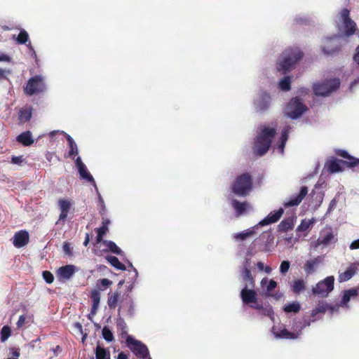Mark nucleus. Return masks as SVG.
Masks as SVG:
<instances>
[{
  "mask_svg": "<svg viewBox=\"0 0 359 359\" xmlns=\"http://www.w3.org/2000/svg\"><path fill=\"white\" fill-rule=\"evenodd\" d=\"M339 30L338 35L324 38L320 44L323 53L325 55H332L338 52L343 36H348L354 34L355 23L349 18V11L343 9L339 14L337 21Z\"/></svg>",
  "mask_w": 359,
  "mask_h": 359,
  "instance_id": "nucleus-1",
  "label": "nucleus"
},
{
  "mask_svg": "<svg viewBox=\"0 0 359 359\" xmlns=\"http://www.w3.org/2000/svg\"><path fill=\"white\" fill-rule=\"evenodd\" d=\"M303 54L297 48H288L283 51L276 62V69L283 74L291 71L302 59Z\"/></svg>",
  "mask_w": 359,
  "mask_h": 359,
  "instance_id": "nucleus-2",
  "label": "nucleus"
},
{
  "mask_svg": "<svg viewBox=\"0 0 359 359\" xmlns=\"http://www.w3.org/2000/svg\"><path fill=\"white\" fill-rule=\"evenodd\" d=\"M276 130L271 127H264L261 129L254 144V151L259 156H262L267 152L271 144V140L274 137Z\"/></svg>",
  "mask_w": 359,
  "mask_h": 359,
  "instance_id": "nucleus-3",
  "label": "nucleus"
},
{
  "mask_svg": "<svg viewBox=\"0 0 359 359\" xmlns=\"http://www.w3.org/2000/svg\"><path fill=\"white\" fill-rule=\"evenodd\" d=\"M306 110V106L299 98L294 97L285 105L283 114L291 119H297L302 116Z\"/></svg>",
  "mask_w": 359,
  "mask_h": 359,
  "instance_id": "nucleus-4",
  "label": "nucleus"
},
{
  "mask_svg": "<svg viewBox=\"0 0 359 359\" xmlns=\"http://www.w3.org/2000/svg\"><path fill=\"white\" fill-rule=\"evenodd\" d=\"M339 154L344 158H346L352 161L351 162L346 163L341 160H330L326 163V168L328 172L331 173L341 172L343 170V168L345 164H348V165L351 167L359 164V159L351 158L345 151H341L340 153H339Z\"/></svg>",
  "mask_w": 359,
  "mask_h": 359,
  "instance_id": "nucleus-5",
  "label": "nucleus"
},
{
  "mask_svg": "<svg viewBox=\"0 0 359 359\" xmlns=\"http://www.w3.org/2000/svg\"><path fill=\"white\" fill-rule=\"evenodd\" d=\"M234 194L240 196L247 195L252 189V181L250 177L243 174L238 177L232 186Z\"/></svg>",
  "mask_w": 359,
  "mask_h": 359,
  "instance_id": "nucleus-6",
  "label": "nucleus"
},
{
  "mask_svg": "<svg viewBox=\"0 0 359 359\" xmlns=\"http://www.w3.org/2000/svg\"><path fill=\"white\" fill-rule=\"evenodd\" d=\"M126 344L128 348L137 355L142 359H148L149 351L147 347L141 341L135 339L131 336L126 338Z\"/></svg>",
  "mask_w": 359,
  "mask_h": 359,
  "instance_id": "nucleus-7",
  "label": "nucleus"
},
{
  "mask_svg": "<svg viewBox=\"0 0 359 359\" xmlns=\"http://www.w3.org/2000/svg\"><path fill=\"white\" fill-rule=\"evenodd\" d=\"M334 276H328L323 280L320 281L313 288V292L315 294L326 297L334 288Z\"/></svg>",
  "mask_w": 359,
  "mask_h": 359,
  "instance_id": "nucleus-8",
  "label": "nucleus"
},
{
  "mask_svg": "<svg viewBox=\"0 0 359 359\" xmlns=\"http://www.w3.org/2000/svg\"><path fill=\"white\" fill-rule=\"evenodd\" d=\"M340 87V80L330 76L313 84V90H337Z\"/></svg>",
  "mask_w": 359,
  "mask_h": 359,
  "instance_id": "nucleus-9",
  "label": "nucleus"
},
{
  "mask_svg": "<svg viewBox=\"0 0 359 359\" xmlns=\"http://www.w3.org/2000/svg\"><path fill=\"white\" fill-rule=\"evenodd\" d=\"M74 202L72 199L62 198L57 201V206L60 210V215L56 224L60 222H65L67 218L68 214L73 210Z\"/></svg>",
  "mask_w": 359,
  "mask_h": 359,
  "instance_id": "nucleus-10",
  "label": "nucleus"
},
{
  "mask_svg": "<svg viewBox=\"0 0 359 359\" xmlns=\"http://www.w3.org/2000/svg\"><path fill=\"white\" fill-rule=\"evenodd\" d=\"M294 327L297 328L300 327V329L299 331H297L295 329L292 332H289L285 328H279L276 326H273L271 331L276 339H294L299 337L304 326L294 325Z\"/></svg>",
  "mask_w": 359,
  "mask_h": 359,
  "instance_id": "nucleus-11",
  "label": "nucleus"
},
{
  "mask_svg": "<svg viewBox=\"0 0 359 359\" xmlns=\"http://www.w3.org/2000/svg\"><path fill=\"white\" fill-rule=\"evenodd\" d=\"M241 299L245 304H252L251 307L256 309H261L262 306L257 304V292L251 289H248L246 285L241 292Z\"/></svg>",
  "mask_w": 359,
  "mask_h": 359,
  "instance_id": "nucleus-12",
  "label": "nucleus"
},
{
  "mask_svg": "<svg viewBox=\"0 0 359 359\" xmlns=\"http://www.w3.org/2000/svg\"><path fill=\"white\" fill-rule=\"evenodd\" d=\"M358 295V290L356 289L352 288L348 290L344 291V295L341 299V302L339 305L336 306L335 307H330L331 313H334V312L337 311L339 308L343 307L348 309V303L351 299H354Z\"/></svg>",
  "mask_w": 359,
  "mask_h": 359,
  "instance_id": "nucleus-13",
  "label": "nucleus"
},
{
  "mask_svg": "<svg viewBox=\"0 0 359 359\" xmlns=\"http://www.w3.org/2000/svg\"><path fill=\"white\" fill-rule=\"evenodd\" d=\"M75 163L78 168L80 177L83 180H86L88 182H93L95 189H97L96 184L94 180V178L90 175V173L88 171V169H87L86 165L82 162L80 156H78L75 159Z\"/></svg>",
  "mask_w": 359,
  "mask_h": 359,
  "instance_id": "nucleus-14",
  "label": "nucleus"
},
{
  "mask_svg": "<svg viewBox=\"0 0 359 359\" xmlns=\"http://www.w3.org/2000/svg\"><path fill=\"white\" fill-rule=\"evenodd\" d=\"M29 242V233L26 231H20L15 233L13 243L15 248H20Z\"/></svg>",
  "mask_w": 359,
  "mask_h": 359,
  "instance_id": "nucleus-15",
  "label": "nucleus"
},
{
  "mask_svg": "<svg viewBox=\"0 0 359 359\" xmlns=\"http://www.w3.org/2000/svg\"><path fill=\"white\" fill-rule=\"evenodd\" d=\"M335 241L334 235L330 229H325L322 231L320 237L317 241V245H328Z\"/></svg>",
  "mask_w": 359,
  "mask_h": 359,
  "instance_id": "nucleus-16",
  "label": "nucleus"
},
{
  "mask_svg": "<svg viewBox=\"0 0 359 359\" xmlns=\"http://www.w3.org/2000/svg\"><path fill=\"white\" fill-rule=\"evenodd\" d=\"M308 193V189L306 187H303L301 188L300 192L297 196H294L290 198V199L286 201L284 203L285 207L295 206L298 205L303 198L306 196Z\"/></svg>",
  "mask_w": 359,
  "mask_h": 359,
  "instance_id": "nucleus-17",
  "label": "nucleus"
},
{
  "mask_svg": "<svg viewBox=\"0 0 359 359\" xmlns=\"http://www.w3.org/2000/svg\"><path fill=\"white\" fill-rule=\"evenodd\" d=\"M45 87L44 79L41 76H36L31 78L25 90H40Z\"/></svg>",
  "mask_w": 359,
  "mask_h": 359,
  "instance_id": "nucleus-18",
  "label": "nucleus"
},
{
  "mask_svg": "<svg viewBox=\"0 0 359 359\" xmlns=\"http://www.w3.org/2000/svg\"><path fill=\"white\" fill-rule=\"evenodd\" d=\"M284 210L283 208L271 212L266 217L259 222V224L261 226L268 225L276 222L283 214Z\"/></svg>",
  "mask_w": 359,
  "mask_h": 359,
  "instance_id": "nucleus-19",
  "label": "nucleus"
},
{
  "mask_svg": "<svg viewBox=\"0 0 359 359\" xmlns=\"http://www.w3.org/2000/svg\"><path fill=\"white\" fill-rule=\"evenodd\" d=\"M75 267L73 265H66L60 267L57 270V276L60 280H65L69 279L74 273Z\"/></svg>",
  "mask_w": 359,
  "mask_h": 359,
  "instance_id": "nucleus-20",
  "label": "nucleus"
},
{
  "mask_svg": "<svg viewBox=\"0 0 359 359\" xmlns=\"http://www.w3.org/2000/svg\"><path fill=\"white\" fill-rule=\"evenodd\" d=\"M357 269L358 268L355 264L349 265L344 272L339 273V282H345L350 280L354 276Z\"/></svg>",
  "mask_w": 359,
  "mask_h": 359,
  "instance_id": "nucleus-21",
  "label": "nucleus"
},
{
  "mask_svg": "<svg viewBox=\"0 0 359 359\" xmlns=\"http://www.w3.org/2000/svg\"><path fill=\"white\" fill-rule=\"evenodd\" d=\"M288 133H289V128H284L283 130L281 137H280V143L278 144V146H275L274 149L276 151L277 153H278L280 154H283L284 152V147H285V142L287 140Z\"/></svg>",
  "mask_w": 359,
  "mask_h": 359,
  "instance_id": "nucleus-22",
  "label": "nucleus"
},
{
  "mask_svg": "<svg viewBox=\"0 0 359 359\" xmlns=\"http://www.w3.org/2000/svg\"><path fill=\"white\" fill-rule=\"evenodd\" d=\"M17 140L25 146H29L34 142L30 131H26L19 135L17 137Z\"/></svg>",
  "mask_w": 359,
  "mask_h": 359,
  "instance_id": "nucleus-23",
  "label": "nucleus"
},
{
  "mask_svg": "<svg viewBox=\"0 0 359 359\" xmlns=\"http://www.w3.org/2000/svg\"><path fill=\"white\" fill-rule=\"evenodd\" d=\"M32 117V109L30 107H25L19 111V120L20 123H25L29 121Z\"/></svg>",
  "mask_w": 359,
  "mask_h": 359,
  "instance_id": "nucleus-24",
  "label": "nucleus"
},
{
  "mask_svg": "<svg viewBox=\"0 0 359 359\" xmlns=\"http://www.w3.org/2000/svg\"><path fill=\"white\" fill-rule=\"evenodd\" d=\"M295 217H289L283 220L278 225V228L281 231H287L292 229L294 226Z\"/></svg>",
  "mask_w": 359,
  "mask_h": 359,
  "instance_id": "nucleus-25",
  "label": "nucleus"
},
{
  "mask_svg": "<svg viewBox=\"0 0 359 359\" xmlns=\"http://www.w3.org/2000/svg\"><path fill=\"white\" fill-rule=\"evenodd\" d=\"M120 297V293L115 292L108 294L107 304L110 309H114L117 306Z\"/></svg>",
  "mask_w": 359,
  "mask_h": 359,
  "instance_id": "nucleus-26",
  "label": "nucleus"
},
{
  "mask_svg": "<svg viewBox=\"0 0 359 359\" xmlns=\"http://www.w3.org/2000/svg\"><path fill=\"white\" fill-rule=\"evenodd\" d=\"M270 104V97L266 93H264L256 101V105L260 110L266 109Z\"/></svg>",
  "mask_w": 359,
  "mask_h": 359,
  "instance_id": "nucleus-27",
  "label": "nucleus"
},
{
  "mask_svg": "<svg viewBox=\"0 0 359 359\" xmlns=\"http://www.w3.org/2000/svg\"><path fill=\"white\" fill-rule=\"evenodd\" d=\"M260 283L262 287L266 288V291L268 294L277 286V283L275 280H269L267 278H262Z\"/></svg>",
  "mask_w": 359,
  "mask_h": 359,
  "instance_id": "nucleus-28",
  "label": "nucleus"
},
{
  "mask_svg": "<svg viewBox=\"0 0 359 359\" xmlns=\"http://www.w3.org/2000/svg\"><path fill=\"white\" fill-rule=\"evenodd\" d=\"M232 206L236 210L238 215H242L250 208L247 203H240L236 200L232 201Z\"/></svg>",
  "mask_w": 359,
  "mask_h": 359,
  "instance_id": "nucleus-29",
  "label": "nucleus"
},
{
  "mask_svg": "<svg viewBox=\"0 0 359 359\" xmlns=\"http://www.w3.org/2000/svg\"><path fill=\"white\" fill-rule=\"evenodd\" d=\"M316 222L315 218H311L310 219H303L300 224L297 226V231H305L309 229L310 227L313 226V224Z\"/></svg>",
  "mask_w": 359,
  "mask_h": 359,
  "instance_id": "nucleus-30",
  "label": "nucleus"
},
{
  "mask_svg": "<svg viewBox=\"0 0 359 359\" xmlns=\"http://www.w3.org/2000/svg\"><path fill=\"white\" fill-rule=\"evenodd\" d=\"M102 243L111 252L117 255H121L122 250L113 241H103Z\"/></svg>",
  "mask_w": 359,
  "mask_h": 359,
  "instance_id": "nucleus-31",
  "label": "nucleus"
},
{
  "mask_svg": "<svg viewBox=\"0 0 359 359\" xmlns=\"http://www.w3.org/2000/svg\"><path fill=\"white\" fill-rule=\"evenodd\" d=\"M65 135L69 145V156L72 157L78 154V147L73 138L67 134Z\"/></svg>",
  "mask_w": 359,
  "mask_h": 359,
  "instance_id": "nucleus-32",
  "label": "nucleus"
},
{
  "mask_svg": "<svg viewBox=\"0 0 359 359\" xmlns=\"http://www.w3.org/2000/svg\"><path fill=\"white\" fill-rule=\"evenodd\" d=\"M96 359H110V353L108 351L97 346L95 349Z\"/></svg>",
  "mask_w": 359,
  "mask_h": 359,
  "instance_id": "nucleus-33",
  "label": "nucleus"
},
{
  "mask_svg": "<svg viewBox=\"0 0 359 359\" xmlns=\"http://www.w3.org/2000/svg\"><path fill=\"white\" fill-rule=\"evenodd\" d=\"M318 262L317 259H311L308 260L304 264V269L306 274H311L314 271L316 267L317 266Z\"/></svg>",
  "mask_w": 359,
  "mask_h": 359,
  "instance_id": "nucleus-34",
  "label": "nucleus"
},
{
  "mask_svg": "<svg viewBox=\"0 0 359 359\" xmlns=\"http://www.w3.org/2000/svg\"><path fill=\"white\" fill-rule=\"evenodd\" d=\"M292 77L289 76H284L278 83V87L280 90H290L291 87Z\"/></svg>",
  "mask_w": 359,
  "mask_h": 359,
  "instance_id": "nucleus-35",
  "label": "nucleus"
},
{
  "mask_svg": "<svg viewBox=\"0 0 359 359\" xmlns=\"http://www.w3.org/2000/svg\"><path fill=\"white\" fill-rule=\"evenodd\" d=\"M242 276L244 281L249 282L252 286L254 285V278L252 276L251 271L246 265L244 266Z\"/></svg>",
  "mask_w": 359,
  "mask_h": 359,
  "instance_id": "nucleus-36",
  "label": "nucleus"
},
{
  "mask_svg": "<svg viewBox=\"0 0 359 359\" xmlns=\"http://www.w3.org/2000/svg\"><path fill=\"white\" fill-rule=\"evenodd\" d=\"M301 306L299 302H294L285 305L283 308L286 313H297L300 310Z\"/></svg>",
  "mask_w": 359,
  "mask_h": 359,
  "instance_id": "nucleus-37",
  "label": "nucleus"
},
{
  "mask_svg": "<svg viewBox=\"0 0 359 359\" xmlns=\"http://www.w3.org/2000/svg\"><path fill=\"white\" fill-rule=\"evenodd\" d=\"M107 260L114 268L119 270H126L125 266L119 262L117 257L109 256L107 257Z\"/></svg>",
  "mask_w": 359,
  "mask_h": 359,
  "instance_id": "nucleus-38",
  "label": "nucleus"
},
{
  "mask_svg": "<svg viewBox=\"0 0 359 359\" xmlns=\"http://www.w3.org/2000/svg\"><path fill=\"white\" fill-rule=\"evenodd\" d=\"M292 287L294 292L299 293L304 290L305 283L303 280H296L293 282Z\"/></svg>",
  "mask_w": 359,
  "mask_h": 359,
  "instance_id": "nucleus-39",
  "label": "nucleus"
},
{
  "mask_svg": "<svg viewBox=\"0 0 359 359\" xmlns=\"http://www.w3.org/2000/svg\"><path fill=\"white\" fill-rule=\"evenodd\" d=\"M254 233V228L248 229L243 232L236 233L234 235V238L239 241H243L246 239L247 238L252 236Z\"/></svg>",
  "mask_w": 359,
  "mask_h": 359,
  "instance_id": "nucleus-40",
  "label": "nucleus"
},
{
  "mask_svg": "<svg viewBox=\"0 0 359 359\" xmlns=\"http://www.w3.org/2000/svg\"><path fill=\"white\" fill-rule=\"evenodd\" d=\"M328 305L321 302L318 304V306L312 311L311 316L313 317L316 316L318 313H325L328 309Z\"/></svg>",
  "mask_w": 359,
  "mask_h": 359,
  "instance_id": "nucleus-41",
  "label": "nucleus"
},
{
  "mask_svg": "<svg viewBox=\"0 0 359 359\" xmlns=\"http://www.w3.org/2000/svg\"><path fill=\"white\" fill-rule=\"evenodd\" d=\"M11 330L9 326L5 325L1 330V341L5 342L11 336Z\"/></svg>",
  "mask_w": 359,
  "mask_h": 359,
  "instance_id": "nucleus-42",
  "label": "nucleus"
},
{
  "mask_svg": "<svg viewBox=\"0 0 359 359\" xmlns=\"http://www.w3.org/2000/svg\"><path fill=\"white\" fill-rule=\"evenodd\" d=\"M29 39V35L28 33L22 29L20 31V34H18V37L16 38V41L18 43L24 44L27 42Z\"/></svg>",
  "mask_w": 359,
  "mask_h": 359,
  "instance_id": "nucleus-43",
  "label": "nucleus"
},
{
  "mask_svg": "<svg viewBox=\"0 0 359 359\" xmlns=\"http://www.w3.org/2000/svg\"><path fill=\"white\" fill-rule=\"evenodd\" d=\"M108 231V227L101 226L97 229V236L96 238V241L97 243H102V237Z\"/></svg>",
  "mask_w": 359,
  "mask_h": 359,
  "instance_id": "nucleus-44",
  "label": "nucleus"
},
{
  "mask_svg": "<svg viewBox=\"0 0 359 359\" xmlns=\"http://www.w3.org/2000/svg\"><path fill=\"white\" fill-rule=\"evenodd\" d=\"M91 299L93 304H100V292L99 290L94 289L91 292Z\"/></svg>",
  "mask_w": 359,
  "mask_h": 359,
  "instance_id": "nucleus-45",
  "label": "nucleus"
},
{
  "mask_svg": "<svg viewBox=\"0 0 359 359\" xmlns=\"http://www.w3.org/2000/svg\"><path fill=\"white\" fill-rule=\"evenodd\" d=\"M102 336L107 341H111L114 339L113 334L107 327H104L102 330Z\"/></svg>",
  "mask_w": 359,
  "mask_h": 359,
  "instance_id": "nucleus-46",
  "label": "nucleus"
},
{
  "mask_svg": "<svg viewBox=\"0 0 359 359\" xmlns=\"http://www.w3.org/2000/svg\"><path fill=\"white\" fill-rule=\"evenodd\" d=\"M290 266V263L289 261H286V260L283 261L280 265V272L282 274L286 273L288 271Z\"/></svg>",
  "mask_w": 359,
  "mask_h": 359,
  "instance_id": "nucleus-47",
  "label": "nucleus"
},
{
  "mask_svg": "<svg viewBox=\"0 0 359 359\" xmlns=\"http://www.w3.org/2000/svg\"><path fill=\"white\" fill-rule=\"evenodd\" d=\"M43 278L47 283H52L54 280L53 275L49 271H43Z\"/></svg>",
  "mask_w": 359,
  "mask_h": 359,
  "instance_id": "nucleus-48",
  "label": "nucleus"
},
{
  "mask_svg": "<svg viewBox=\"0 0 359 359\" xmlns=\"http://www.w3.org/2000/svg\"><path fill=\"white\" fill-rule=\"evenodd\" d=\"M257 268L259 269V271H265L266 273L269 274L271 273L272 269L270 266H265L263 262H259L257 264Z\"/></svg>",
  "mask_w": 359,
  "mask_h": 359,
  "instance_id": "nucleus-49",
  "label": "nucleus"
},
{
  "mask_svg": "<svg viewBox=\"0 0 359 359\" xmlns=\"http://www.w3.org/2000/svg\"><path fill=\"white\" fill-rule=\"evenodd\" d=\"M26 323H27V317L24 315H22L19 317V319L16 323L18 328H21Z\"/></svg>",
  "mask_w": 359,
  "mask_h": 359,
  "instance_id": "nucleus-50",
  "label": "nucleus"
},
{
  "mask_svg": "<svg viewBox=\"0 0 359 359\" xmlns=\"http://www.w3.org/2000/svg\"><path fill=\"white\" fill-rule=\"evenodd\" d=\"M260 310H262V313L263 314H264L266 316H268L271 319H273V310H272L271 307L268 306V307H266L265 309H263V307L262 306V309Z\"/></svg>",
  "mask_w": 359,
  "mask_h": 359,
  "instance_id": "nucleus-51",
  "label": "nucleus"
},
{
  "mask_svg": "<svg viewBox=\"0 0 359 359\" xmlns=\"http://www.w3.org/2000/svg\"><path fill=\"white\" fill-rule=\"evenodd\" d=\"M98 282L104 288H107L112 285V281L107 278H102L99 280Z\"/></svg>",
  "mask_w": 359,
  "mask_h": 359,
  "instance_id": "nucleus-52",
  "label": "nucleus"
},
{
  "mask_svg": "<svg viewBox=\"0 0 359 359\" xmlns=\"http://www.w3.org/2000/svg\"><path fill=\"white\" fill-rule=\"evenodd\" d=\"M23 161H24V158L21 156H13L11 158V163L13 164H16V165H20L23 163Z\"/></svg>",
  "mask_w": 359,
  "mask_h": 359,
  "instance_id": "nucleus-53",
  "label": "nucleus"
},
{
  "mask_svg": "<svg viewBox=\"0 0 359 359\" xmlns=\"http://www.w3.org/2000/svg\"><path fill=\"white\" fill-rule=\"evenodd\" d=\"M11 57L6 53H0V62H10Z\"/></svg>",
  "mask_w": 359,
  "mask_h": 359,
  "instance_id": "nucleus-54",
  "label": "nucleus"
},
{
  "mask_svg": "<svg viewBox=\"0 0 359 359\" xmlns=\"http://www.w3.org/2000/svg\"><path fill=\"white\" fill-rule=\"evenodd\" d=\"M63 250L67 255H72V250H71V248H70V245L69 243H64Z\"/></svg>",
  "mask_w": 359,
  "mask_h": 359,
  "instance_id": "nucleus-55",
  "label": "nucleus"
},
{
  "mask_svg": "<svg viewBox=\"0 0 359 359\" xmlns=\"http://www.w3.org/2000/svg\"><path fill=\"white\" fill-rule=\"evenodd\" d=\"M99 308V305L97 304H93L92 305V308H91V311H90V313L89 314V318H90L92 316H94L97 311V309Z\"/></svg>",
  "mask_w": 359,
  "mask_h": 359,
  "instance_id": "nucleus-56",
  "label": "nucleus"
},
{
  "mask_svg": "<svg viewBox=\"0 0 359 359\" xmlns=\"http://www.w3.org/2000/svg\"><path fill=\"white\" fill-rule=\"evenodd\" d=\"M316 95L319 97V96H321V97H328L330 95V93L332 91H328V90H326V91H316Z\"/></svg>",
  "mask_w": 359,
  "mask_h": 359,
  "instance_id": "nucleus-57",
  "label": "nucleus"
},
{
  "mask_svg": "<svg viewBox=\"0 0 359 359\" xmlns=\"http://www.w3.org/2000/svg\"><path fill=\"white\" fill-rule=\"evenodd\" d=\"M351 250H357L359 249V238L353 241L350 245Z\"/></svg>",
  "mask_w": 359,
  "mask_h": 359,
  "instance_id": "nucleus-58",
  "label": "nucleus"
},
{
  "mask_svg": "<svg viewBox=\"0 0 359 359\" xmlns=\"http://www.w3.org/2000/svg\"><path fill=\"white\" fill-rule=\"evenodd\" d=\"M27 47H28V48H29V52H30L31 55H32L34 58H35V59H36V52H35L34 49L33 48V47H32V44H31L30 43H29L27 44Z\"/></svg>",
  "mask_w": 359,
  "mask_h": 359,
  "instance_id": "nucleus-59",
  "label": "nucleus"
},
{
  "mask_svg": "<svg viewBox=\"0 0 359 359\" xmlns=\"http://www.w3.org/2000/svg\"><path fill=\"white\" fill-rule=\"evenodd\" d=\"M353 60L358 65H359V46L355 49Z\"/></svg>",
  "mask_w": 359,
  "mask_h": 359,
  "instance_id": "nucleus-60",
  "label": "nucleus"
},
{
  "mask_svg": "<svg viewBox=\"0 0 359 359\" xmlns=\"http://www.w3.org/2000/svg\"><path fill=\"white\" fill-rule=\"evenodd\" d=\"M7 73H9V71L0 68V79H5Z\"/></svg>",
  "mask_w": 359,
  "mask_h": 359,
  "instance_id": "nucleus-61",
  "label": "nucleus"
},
{
  "mask_svg": "<svg viewBox=\"0 0 359 359\" xmlns=\"http://www.w3.org/2000/svg\"><path fill=\"white\" fill-rule=\"evenodd\" d=\"M351 88H359V79L351 83Z\"/></svg>",
  "mask_w": 359,
  "mask_h": 359,
  "instance_id": "nucleus-62",
  "label": "nucleus"
},
{
  "mask_svg": "<svg viewBox=\"0 0 359 359\" xmlns=\"http://www.w3.org/2000/svg\"><path fill=\"white\" fill-rule=\"evenodd\" d=\"M118 359H128V357L124 353L121 352L118 354Z\"/></svg>",
  "mask_w": 359,
  "mask_h": 359,
  "instance_id": "nucleus-63",
  "label": "nucleus"
},
{
  "mask_svg": "<svg viewBox=\"0 0 359 359\" xmlns=\"http://www.w3.org/2000/svg\"><path fill=\"white\" fill-rule=\"evenodd\" d=\"M110 221L108 219H104L102 222V226L108 227V225L109 224Z\"/></svg>",
  "mask_w": 359,
  "mask_h": 359,
  "instance_id": "nucleus-64",
  "label": "nucleus"
}]
</instances>
